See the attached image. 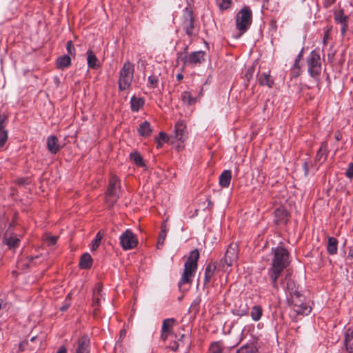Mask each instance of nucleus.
<instances>
[{
	"label": "nucleus",
	"mask_w": 353,
	"mask_h": 353,
	"mask_svg": "<svg viewBox=\"0 0 353 353\" xmlns=\"http://www.w3.org/2000/svg\"><path fill=\"white\" fill-rule=\"evenodd\" d=\"M271 254L273 258L265 279L270 282L273 290L277 292L279 289V278L284 269L290 264V253L283 247L277 246L272 248Z\"/></svg>",
	"instance_id": "nucleus-1"
},
{
	"label": "nucleus",
	"mask_w": 353,
	"mask_h": 353,
	"mask_svg": "<svg viewBox=\"0 0 353 353\" xmlns=\"http://www.w3.org/2000/svg\"><path fill=\"white\" fill-rule=\"evenodd\" d=\"M199 259V252L198 249H194L190 252V255L184 264L183 273L178 283L181 291H187L188 290V288H183V286L192 282V277L197 270Z\"/></svg>",
	"instance_id": "nucleus-2"
},
{
	"label": "nucleus",
	"mask_w": 353,
	"mask_h": 353,
	"mask_svg": "<svg viewBox=\"0 0 353 353\" xmlns=\"http://www.w3.org/2000/svg\"><path fill=\"white\" fill-rule=\"evenodd\" d=\"M134 65L130 61H126L121 68L119 74L118 88L119 91L128 90L134 79Z\"/></svg>",
	"instance_id": "nucleus-3"
},
{
	"label": "nucleus",
	"mask_w": 353,
	"mask_h": 353,
	"mask_svg": "<svg viewBox=\"0 0 353 353\" xmlns=\"http://www.w3.org/2000/svg\"><path fill=\"white\" fill-rule=\"evenodd\" d=\"M188 46H186L183 51L176 54V62L179 63L180 61H182L183 68L186 65L201 64L205 61V52L204 51H195L188 55Z\"/></svg>",
	"instance_id": "nucleus-4"
},
{
	"label": "nucleus",
	"mask_w": 353,
	"mask_h": 353,
	"mask_svg": "<svg viewBox=\"0 0 353 353\" xmlns=\"http://www.w3.org/2000/svg\"><path fill=\"white\" fill-rule=\"evenodd\" d=\"M252 21V12L249 6H244L236 16V27L240 32L236 38L242 36L250 28Z\"/></svg>",
	"instance_id": "nucleus-5"
},
{
	"label": "nucleus",
	"mask_w": 353,
	"mask_h": 353,
	"mask_svg": "<svg viewBox=\"0 0 353 353\" xmlns=\"http://www.w3.org/2000/svg\"><path fill=\"white\" fill-rule=\"evenodd\" d=\"M239 247L236 243H231L227 248L223 256L220 259L219 267L224 271L232 267L238 260Z\"/></svg>",
	"instance_id": "nucleus-6"
},
{
	"label": "nucleus",
	"mask_w": 353,
	"mask_h": 353,
	"mask_svg": "<svg viewBox=\"0 0 353 353\" xmlns=\"http://www.w3.org/2000/svg\"><path fill=\"white\" fill-rule=\"evenodd\" d=\"M121 189V182L119 177L115 174H112L109 180V185L105 192L106 202L109 207H112L119 198V192Z\"/></svg>",
	"instance_id": "nucleus-7"
},
{
	"label": "nucleus",
	"mask_w": 353,
	"mask_h": 353,
	"mask_svg": "<svg viewBox=\"0 0 353 353\" xmlns=\"http://www.w3.org/2000/svg\"><path fill=\"white\" fill-rule=\"evenodd\" d=\"M306 62L309 75L317 80L321 72V57L319 52L316 50L311 51L307 57Z\"/></svg>",
	"instance_id": "nucleus-8"
},
{
	"label": "nucleus",
	"mask_w": 353,
	"mask_h": 353,
	"mask_svg": "<svg viewBox=\"0 0 353 353\" xmlns=\"http://www.w3.org/2000/svg\"><path fill=\"white\" fill-rule=\"evenodd\" d=\"M305 296L302 294L298 293L291 296L288 299V302L298 315H308L311 312L312 307L305 303Z\"/></svg>",
	"instance_id": "nucleus-9"
},
{
	"label": "nucleus",
	"mask_w": 353,
	"mask_h": 353,
	"mask_svg": "<svg viewBox=\"0 0 353 353\" xmlns=\"http://www.w3.org/2000/svg\"><path fill=\"white\" fill-rule=\"evenodd\" d=\"M194 22L195 19L192 11L186 8L183 15L182 28L190 38L195 35L194 32Z\"/></svg>",
	"instance_id": "nucleus-10"
},
{
	"label": "nucleus",
	"mask_w": 353,
	"mask_h": 353,
	"mask_svg": "<svg viewBox=\"0 0 353 353\" xmlns=\"http://www.w3.org/2000/svg\"><path fill=\"white\" fill-rule=\"evenodd\" d=\"M119 239L120 245L124 250L133 249L138 245L137 236L129 229L122 233Z\"/></svg>",
	"instance_id": "nucleus-11"
},
{
	"label": "nucleus",
	"mask_w": 353,
	"mask_h": 353,
	"mask_svg": "<svg viewBox=\"0 0 353 353\" xmlns=\"http://www.w3.org/2000/svg\"><path fill=\"white\" fill-rule=\"evenodd\" d=\"M188 132L183 121H179L174 126V138L183 143L188 138Z\"/></svg>",
	"instance_id": "nucleus-12"
},
{
	"label": "nucleus",
	"mask_w": 353,
	"mask_h": 353,
	"mask_svg": "<svg viewBox=\"0 0 353 353\" xmlns=\"http://www.w3.org/2000/svg\"><path fill=\"white\" fill-rule=\"evenodd\" d=\"M217 267L216 262L209 263L204 271V279H203V288H208L209 283L212 281V279L214 275L215 270Z\"/></svg>",
	"instance_id": "nucleus-13"
},
{
	"label": "nucleus",
	"mask_w": 353,
	"mask_h": 353,
	"mask_svg": "<svg viewBox=\"0 0 353 353\" xmlns=\"http://www.w3.org/2000/svg\"><path fill=\"white\" fill-rule=\"evenodd\" d=\"M274 222L277 225H286L289 219V212L283 208H276L274 212Z\"/></svg>",
	"instance_id": "nucleus-14"
},
{
	"label": "nucleus",
	"mask_w": 353,
	"mask_h": 353,
	"mask_svg": "<svg viewBox=\"0 0 353 353\" xmlns=\"http://www.w3.org/2000/svg\"><path fill=\"white\" fill-rule=\"evenodd\" d=\"M90 339L87 334H83L77 341L75 353H89Z\"/></svg>",
	"instance_id": "nucleus-15"
},
{
	"label": "nucleus",
	"mask_w": 353,
	"mask_h": 353,
	"mask_svg": "<svg viewBox=\"0 0 353 353\" xmlns=\"http://www.w3.org/2000/svg\"><path fill=\"white\" fill-rule=\"evenodd\" d=\"M47 149L52 154H56L61 149L59 144V139L55 135H50L47 138Z\"/></svg>",
	"instance_id": "nucleus-16"
},
{
	"label": "nucleus",
	"mask_w": 353,
	"mask_h": 353,
	"mask_svg": "<svg viewBox=\"0 0 353 353\" xmlns=\"http://www.w3.org/2000/svg\"><path fill=\"white\" fill-rule=\"evenodd\" d=\"M20 239L16 234H12L10 236H7L6 234L3 237V243L8 245L9 249H15L19 246Z\"/></svg>",
	"instance_id": "nucleus-17"
},
{
	"label": "nucleus",
	"mask_w": 353,
	"mask_h": 353,
	"mask_svg": "<svg viewBox=\"0 0 353 353\" xmlns=\"http://www.w3.org/2000/svg\"><path fill=\"white\" fill-rule=\"evenodd\" d=\"M258 81L261 86H268L271 88L274 85V79L269 73L263 72L259 74L258 75Z\"/></svg>",
	"instance_id": "nucleus-18"
},
{
	"label": "nucleus",
	"mask_w": 353,
	"mask_h": 353,
	"mask_svg": "<svg viewBox=\"0 0 353 353\" xmlns=\"http://www.w3.org/2000/svg\"><path fill=\"white\" fill-rule=\"evenodd\" d=\"M344 343L346 350L349 352H353V329L352 327L346 330Z\"/></svg>",
	"instance_id": "nucleus-19"
},
{
	"label": "nucleus",
	"mask_w": 353,
	"mask_h": 353,
	"mask_svg": "<svg viewBox=\"0 0 353 353\" xmlns=\"http://www.w3.org/2000/svg\"><path fill=\"white\" fill-rule=\"evenodd\" d=\"M139 134L143 137H148L151 135L152 132V129L151 128L150 123L145 121L139 125L138 128Z\"/></svg>",
	"instance_id": "nucleus-20"
},
{
	"label": "nucleus",
	"mask_w": 353,
	"mask_h": 353,
	"mask_svg": "<svg viewBox=\"0 0 353 353\" xmlns=\"http://www.w3.org/2000/svg\"><path fill=\"white\" fill-rule=\"evenodd\" d=\"M145 101L143 98L136 97L134 95L131 97L130 99V108L131 110L134 112H137L139 110L143 107Z\"/></svg>",
	"instance_id": "nucleus-21"
},
{
	"label": "nucleus",
	"mask_w": 353,
	"mask_h": 353,
	"mask_svg": "<svg viewBox=\"0 0 353 353\" xmlns=\"http://www.w3.org/2000/svg\"><path fill=\"white\" fill-rule=\"evenodd\" d=\"M232 179V172L229 170H224L219 176V185L222 188H228Z\"/></svg>",
	"instance_id": "nucleus-22"
},
{
	"label": "nucleus",
	"mask_w": 353,
	"mask_h": 353,
	"mask_svg": "<svg viewBox=\"0 0 353 353\" xmlns=\"http://www.w3.org/2000/svg\"><path fill=\"white\" fill-rule=\"evenodd\" d=\"M327 144L326 142H322L320 148L317 151L315 157V161L323 163L327 158Z\"/></svg>",
	"instance_id": "nucleus-23"
},
{
	"label": "nucleus",
	"mask_w": 353,
	"mask_h": 353,
	"mask_svg": "<svg viewBox=\"0 0 353 353\" xmlns=\"http://www.w3.org/2000/svg\"><path fill=\"white\" fill-rule=\"evenodd\" d=\"M92 265V259L89 253H84L81 255L79 261V267L81 269L88 270Z\"/></svg>",
	"instance_id": "nucleus-24"
},
{
	"label": "nucleus",
	"mask_w": 353,
	"mask_h": 353,
	"mask_svg": "<svg viewBox=\"0 0 353 353\" xmlns=\"http://www.w3.org/2000/svg\"><path fill=\"white\" fill-rule=\"evenodd\" d=\"M57 67L59 69L68 68L71 65V58L68 54L59 57L56 61Z\"/></svg>",
	"instance_id": "nucleus-25"
},
{
	"label": "nucleus",
	"mask_w": 353,
	"mask_h": 353,
	"mask_svg": "<svg viewBox=\"0 0 353 353\" xmlns=\"http://www.w3.org/2000/svg\"><path fill=\"white\" fill-rule=\"evenodd\" d=\"M338 250V240L335 237H328L327 251L330 255H334Z\"/></svg>",
	"instance_id": "nucleus-26"
},
{
	"label": "nucleus",
	"mask_w": 353,
	"mask_h": 353,
	"mask_svg": "<svg viewBox=\"0 0 353 353\" xmlns=\"http://www.w3.org/2000/svg\"><path fill=\"white\" fill-rule=\"evenodd\" d=\"M87 61L88 67L92 69H97L99 67V59L94 52L89 50L87 52Z\"/></svg>",
	"instance_id": "nucleus-27"
},
{
	"label": "nucleus",
	"mask_w": 353,
	"mask_h": 353,
	"mask_svg": "<svg viewBox=\"0 0 353 353\" xmlns=\"http://www.w3.org/2000/svg\"><path fill=\"white\" fill-rule=\"evenodd\" d=\"M181 98L183 103L188 106H191L196 103V98L194 97L188 91L183 92Z\"/></svg>",
	"instance_id": "nucleus-28"
},
{
	"label": "nucleus",
	"mask_w": 353,
	"mask_h": 353,
	"mask_svg": "<svg viewBox=\"0 0 353 353\" xmlns=\"http://www.w3.org/2000/svg\"><path fill=\"white\" fill-rule=\"evenodd\" d=\"M175 322L176 319L174 318L164 319L161 327V332L172 334V327Z\"/></svg>",
	"instance_id": "nucleus-29"
},
{
	"label": "nucleus",
	"mask_w": 353,
	"mask_h": 353,
	"mask_svg": "<svg viewBox=\"0 0 353 353\" xmlns=\"http://www.w3.org/2000/svg\"><path fill=\"white\" fill-rule=\"evenodd\" d=\"M334 21L336 23L343 25L348 23L349 17L344 14L343 9H341L334 13Z\"/></svg>",
	"instance_id": "nucleus-30"
},
{
	"label": "nucleus",
	"mask_w": 353,
	"mask_h": 353,
	"mask_svg": "<svg viewBox=\"0 0 353 353\" xmlns=\"http://www.w3.org/2000/svg\"><path fill=\"white\" fill-rule=\"evenodd\" d=\"M130 159L139 167H145L143 159L138 152H134L130 154Z\"/></svg>",
	"instance_id": "nucleus-31"
},
{
	"label": "nucleus",
	"mask_w": 353,
	"mask_h": 353,
	"mask_svg": "<svg viewBox=\"0 0 353 353\" xmlns=\"http://www.w3.org/2000/svg\"><path fill=\"white\" fill-rule=\"evenodd\" d=\"M263 315V309L260 305H254L252 307L250 316L253 321H258Z\"/></svg>",
	"instance_id": "nucleus-32"
},
{
	"label": "nucleus",
	"mask_w": 353,
	"mask_h": 353,
	"mask_svg": "<svg viewBox=\"0 0 353 353\" xmlns=\"http://www.w3.org/2000/svg\"><path fill=\"white\" fill-rule=\"evenodd\" d=\"M286 289L290 296L300 293V292L298 290V287L296 286L295 282L292 279L287 280Z\"/></svg>",
	"instance_id": "nucleus-33"
},
{
	"label": "nucleus",
	"mask_w": 353,
	"mask_h": 353,
	"mask_svg": "<svg viewBox=\"0 0 353 353\" xmlns=\"http://www.w3.org/2000/svg\"><path fill=\"white\" fill-rule=\"evenodd\" d=\"M236 353H258V349L254 345H246L239 348Z\"/></svg>",
	"instance_id": "nucleus-34"
},
{
	"label": "nucleus",
	"mask_w": 353,
	"mask_h": 353,
	"mask_svg": "<svg viewBox=\"0 0 353 353\" xmlns=\"http://www.w3.org/2000/svg\"><path fill=\"white\" fill-rule=\"evenodd\" d=\"M159 82V78L157 75H150L148 77V82L147 86L150 88H157Z\"/></svg>",
	"instance_id": "nucleus-35"
},
{
	"label": "nucleus",
	"mask_w": 353,
	"mask_h": 353,
	"mask_svg": "<svg viewBox=\"0 0 353 353\" xmlns=\"http://www.w3.org/2000/svg\"><path fill=\"white\" fill-rule=\"evenodd\" d=\"M102 238L103 235L101 234V232L99 231L95 236V238L92 241L91 250H96L99 248Z\"/></svg>",
	"instance_id": "nucleus-36"
},
{
	"label": "nucleus",
	"mask_w": 353,
	"mask_h": 353,
	"mask_svg": "<svg viewBox=\"0 0 353 353\" xmlns=\"http://www.w3.org/2000/svg\"><path fill=\"white\" fill-rule=\"evenodd\" d=\"M216 3L220 10H225L230 7L232 4V0H216Z\"/></svg>",
	"instance_id": "nucleus-37"
},
{
	"label": "nucleus",
	"mask_w": 353,
	"mask_h": 353,
	"mask_svg": "<svg viewBox=\"0 0 353 353\" xmlns=\"http://www.w3.org/2000/svg\"><path fill=\"white\" fill-rule=\"evenodd\" d=\"M101 296H95V291L93 292L92 307H94V312L95 314H97L101 306Z\"/></svg>",
	"instance_id": "nucleus-38"
},
{
	"label": "nucleus",
	"mask_w": 353,
	"mask_h": 353,
	"mask_svg": "<svg viewBox=\"0 0 353 353\" xmlns=\"http://www.w3.org/2000/svg\"><path fill=\"white\" fill-rule=\"evenodd\" d=\"M208 353H222V347L218 342H214L210 346Z\"/></svg>",
	"instance_id": "nucleus-39"
},
{
	"label": "nucleus",
	"mask_w": 353,
	"mask_h": 353,
	"mask_svg": "<svg viewBox=\"0 0 353 353\" xmlns=\"http://www.w3.org/2000/svg\"><path fill=\"white\" fill-rule=\"evenodd\" d=\"M8 131L2 130L0 132V148H2L8 140Z\"/></svg>",
	"instance_id": "nucleus-40"
},
{
	"label": "nucleus",
	"mask_w": 353,
	"mask_h": 353,
	"mask_svg": "<svg viewBox=\"0 0 353 353\" xmlns=\"http://www.w3.org/2000/svg\"><path fill=\"white\" fill-rule=\"evenodd\" d=\"M66 50L70 56L74 57H75V48L73 45V43L72 41H68L66 43Z\"/></svg>",
	"instance_id": "nucleus-41"
},
{
	"label": "nucleus",
	"mask_w": 353,
	"mask_h": 353,
	"mask_svg": "<svg viewBox=\"0 0 353 353\" xmlns=\"http://www.w3.org/2000/svg\"><path fill=\"white\" fill-rule=\"evenodd\" d=\"M166 232L164 231H160L159 239L157 241V248H160V247L163 246L164 244V241L166 238Z\"/></svg>",
	"instance_id": "nucleus-42"
},
{
	"label": "nucleus",
	"mask_w": 353,
	"mask_h": 353,
	"mask_svg": "<svg viewBox=\"0 0 353 353\" xmlns=\"http://www.w3.org/2000/svg\"><path fill=\"white\" fill-rule=\"evenodd\" d=\"M8 122V116L6 114H0V132L4 130Z\"/></svg>",
	"instance_id": "nucleus-43"
},
{
	"label": "nucleus",
	"mask_w": 353,
	"mask_h": 353,
	"mask_svg": "<svg viewBox=\"0 0 353 353\" xmlns=\"http://www.w3.org/2000/svg\"><path fill=\"white\" fill-rule=\"evenodd\" d=\"M30 183V180L28 177H21L16 180V184L19 185H26Z\"/></svg>",
	"instance_id": "nucleus-44"
},
{
	"label": "nucleus",
	"mask_w": 353,
	"mask_h": 353,
	"mask_svg": "<svg viewBox=\"0 0 353 353\" xmlns=\"http://www.w3.org/2000/svg\"><path fill=\"white\" fill-rule=\"evenodd\" d=\"M58 237L56 236H49L46 238L48 245H54L57 242Z\"/></svg>",
	"instance_id": "nucleus-45"
},
{
	"label": "nucleus",
	"mask_w": 353,
	"mask_h": 353,
	"mask_svg": "<svg viewBox=\"0 0 353 353\" xmlns=\"http://www.w3.org/2000/svg\"><path fill=\"white\" fill-rule=\"evenodd\" d=\"M345 176L350 179H353V162L350 163L345 171Z\"/></svg>",
	"instance_id": "nucleus-46"
},
{
	"label": "nucleus",
	"mask_w": 353,
	"mask_h": 353,
	"mask_svg": "<svg viewBox=\"0 0 353 353\" xmlns=\"http://www.w3.org/2000/svg\"><path fill=\"white\" fill-rule=\"evenodd\" d=\"M300 65L299 62H296V60L295 59L293 67H292V71L295 73L294 76L298 77L300 75Z\"/></svg>",
	"instance_id": "nucleus-47"
},
{
	"label": "nucleus",
	"mask_w": 353,
	"mask_h": 353,
	"mask_svg": "<svg viewBox=\"0 0 353 353\" xmlns=\"http://www.w3.org/2000/svg\"><path fill=\"white\" fill-rule=\"evenodd\" d=\"M157 138L159 139L161 141H162L165 143H168L170 141V137L164 132H160L159 134V137Z\"/></svg>",
	"instance_id": "nucleus-48"
},
{
	"label": "nucleus",
	"mask_w": 353,
	"mask_h": 353,
	"mask_svg": "<svg viewBox=\"0 0 353 353\" xmlns=\"http://www.w3.org/2000/svg\"><path fill=\"white\" fill-rule=\"evenodd\" d=\"M102 290H103L102 283H98L96 285L95 288L94 290V292L95 291V296H102V294H101Z\"/></svg>",
	"instance_id": "nucleus-49"
},
{
	"label": "nucleus",
	"mask_w": 353,
	"mask_h": 353,
	"mask_svg": "<svg viewBox=\"0 0 353 353\" xmlns=\"http://www.w3.org/2000/svg\"><path fill=\"white\" fill-rule=\"evenodd\" d=\"M180 345L181 344L178 341H174L170 343V347L173 351L176 352L179 350Z\"/></svg>",
	"instance_id": "nucleus-50"
},
{
	"label": "nucleus",
	"mask_w": 353,
	"mask_h": 353,
	"mask_svg": "<svg viewBox=\"0 0 353 353\" xmlns=\"http://www.w3.org/2000/svg\"><path fill=\"white\" fill-rule=\"evenodd\" d=\"M336 0H323V6L325 8H329Z\"/></svg>",
	"instance_id": "nucleus-51"
},
{
	"label": "nucleus",
	"mask_w": 353,
	"mask_h": 353,
	"mask_svg": "<svg viewBox=\"0 0 353 353\" xmlns=\"http://www.w3.org/2000/svg\"><path fill=\"white\" fill-rule=\"evenodd\" d=\"M70 299V294H68V296L66 297V299ZM70 305V303L68 302L67 300H65V304L63 305L60 307V310L62 311V312H65V311H66L69 308Z\"/></svg>",
	"instance_id": "nucleus-52"
},
{
	"label": "nucleus",
	"mask_w": 353,
	"mask_h": 353,
	"mask_svg": "<svg viewBox=\"0 0 353 353\" xmlns=\"http://www.w3.org/2000/svg\"><path fill=\"white\" fill-rule=\"evenodd\" d=\"M28 340H24V341H21L19 345V350L21 352L24 351L26 349V347L28 345Z\"/></svg>",
	"instance_id": "nucleus-53"
},
{
	"label": "nucleus",
	"mask_w": 353,
	"mask_h": 353,
	"mask_svg": "<svg viewBox=\"0 0 353 353\" xmlns=\"http://www.w3.org/2000/svg\"><path fill=\"white\" fill-rule=\"evenodd\" d=\"M347 29H348V23H345L343 25H341V34L342 37L345 36Z\"/></svg>",
	"instance_id": "nucleus-54"
},
{
	"label": "nucleus",
	"mask_w": 353,
	"mask_h": 353,
	"mask_svg": "<svg viewBox=\"0 0 353 353\" xmlns=\"http://www.w3.org/2000/svg\"><path fill=\"white\" fill-rule=\"evenodd\" d=\"M253 72H254V68H249L246 72H245V77H247V79L249 80L250 78L252 77V75H253Z\"/></svg>",
	"instance_id": "nucleus-55"
},
{
	"label": "nucleus",
	"mask_w": 353,
	"mask_h": 353,
	"mask_svg": "<svg viewBox=\"0 0 353 353\" xmlns=\"http://www.w3.org/2000/svg\"><path fill=\"white\" fill-rule=\"evenodd\" d=\"M303 169H304L305 175L307 176L308 173H309V165H308L307 162H305L303 163Z\"/></svg>",
	"instance_id": "nucleus-56"
},
{
	"label": "nucleus",
	"mask_w": 353,
	"mask_h": 353,
	"mask_svg": "<svg viewBox=\"0 0 353 353\" xmlns=\"http://www.w3.org/2000/svg\"><path fill=\"white\" fill-rule=\"evenodd\" d=\"M303 55V49H302L296 57V62H300Z\"/></svg>",
	"instance_id": "nucleus-57"
},
{
	"label": "nucleus",
	"mask_w": 353,
	"mask_h": 353,
	"mask_svg": "<svg viewBox=\"0 0 353 353\" xmlns=\"http://www.w3.org/2000/svg\"><path fill=\"white\" fill-rule=\"evenodd\" d=\"M342 134L339 131H336L334 134V138L336 141H341L342 139Z\"/></svg>",
	"instance_id": "nucleus-58"
},
{
	"label": "nucleus",
	"mask_w": 353,
	"mask_h": 353,
	"mask_svg": "<svg viewBox=\"0 0 353 353\" xmlns=\"http://www.w3.org/2000/svg\"><path fill=\"white\" fill-rule=\"evenodd\" d=\"M172 334L171 333H168V332H161V338L163 341H165L167 340L168 337L169 335Z\"/></svg>",
	"instance_id": "nucleus-59"
},
{
	"label": "nucleus",
	"mask_w": 353,
	"mask_h": 353,
	"mask_svg": "<svg viewBox=\"0 0 353 353\" xmlns=\"http://www.w3.org/2000/svg\"><path fill=\"white\" fill-rule=\"evenodd\" d=\"M39 258V256H27V261L28 263H32L33 261L36 259H38Z\"/></svg>",
	"instance_id": "nucleus-60"
},
{
	"label": "nucleus",
	"mask_w": 353,
	"mask_h": 353,
	"mask_svg": "<svg viewBox=\"0 0 353 353\" xmlns=\"http://www.w3.org/2000/svg\"><path fill=\"white\" fill-rule=\"evenodd\" d=\"M56 353H68L67 348L65 346H61Z\"/></svg>",
	"instance_id": "nucleus-61"
},
{
	"label": "nucleus",
	"mask_w": 353,
	"mask_h": 353,
	"mask_svg": "<svg viewBox=\"0 0 353 353\" xmlns=\"http://www.w3.org/2000/svg\"><path fill=\"white\" fill-rule=\"evenodd\" d=\"M186 338L185 334H183L180 336V337L178 339V342L181 345L184 342L185 339Z\"/></svg>",
	"instance_id": "nucleus-62"
},
{
	"label": "nucleus",
	"mask_w": 353,
	"mask_h": 353,
	"mask_svg": "<svg viewBox=\"0 0 353 353\" xmlns=\"http://www.w3.org/2000/svg\"><path fill=\"white\" fill-rule=\"evenodd\" d=\"M155 140H156V142H157V148H161L163 146V143L157 138H155Z\"/></svg>",
	"instance_id": "nucleus-63"
},
{
	"label": "nucleus",
	"mask_w": 353,
	"mask_h": 353,
	"mask_svg": "<svg viewBox=\"0 0 353 353\" xmlns=\"http://www.w3.org/2000/svg\"><path fill=\"white\" fill-rule=\"evenodd\" d=\"M347 258L350 260H352L353 259V250L352 249L350 250V251L348 252Z\"/></svg>",
	"instance_id": "nucleus-64"
}]
</instances>
